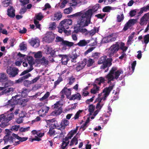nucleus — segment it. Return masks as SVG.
Returning a JSON list of instances; mask_svg holds the SVG:
<instances>
[{
    "mask_svg": "<svg viewBox=\"0 0 149 149\" xmlns=\"http://www.w3.org/2000/svg\"><path fill=\"white\" fill-rule=\"evenodd\" d=\"M100 8V5L97 3L93 6L92 9H88L86 11H82L70 15L71 17H78L77 19L78 24L83 27L88 26L91 23V19L93 14L96 12Z\"/></svg>",
    "mask_w": 149,
    "mask_h": 149,
    "instance_id": "nucleus-1",
    "label": "nucleus"
},
{
    "mask_svg": "<svg viewBox=\"0 0 149 149\" xmlns=\"http://www.w3.org/2000/svg\"><path fill=\"white\" fill-rule=\"evenodd\" d=\"M107 57L106 55L101 56L99 58L97 62L98 64H102L100 67L101 69L105 70L107 68L106 70H105V72H107L109 70V68L112 64V62L113 61L112 58H107Z\"/></svg>",
    "mask_w": 149,
    "mask_h": 149,
    "instance_id": "nucleus-2",
    "label": "nucleus"
},
{
    "mask_svg": "<svg viewBox=\"0 0 149 149\" xmlns=\"http://www.w3.org/2000/svg\"><path fill=\"white\" fill-rule=\"evenodd\" d=\"M117 68L116 67H113L107 74L105 78L107 79L114 80V79H117L121 74L123 73V71L121 70L116 71Z\"/></svg>",
    "mask_w": 149,
    "mask_h": 149,
    "instance_id": "nucleus-3",
    "label": "nucleus"
},
{
    "mask_svg": "<svg viewBox=\"0 0 149 149\" xmlns=\"http://www.w3.org/2000/svg\"><path fill=\"white\" fill-rule=\"evenodd\" d=\"M12 132L8 130V132L7 133V135L5 136L3 138V140L5 143L9 141L10 143H16V144H19V141H16V139L17 140H19V136L18 134H15L14 133L12 134V136L13 137L9 136L11 135Z\"/></svg>",
    "mask_w": 149,
    "mask_h": 149,
    "instance_id": "nucleus-4",
    "label": "nucleus"
},
{
    "mask_svg": "<svg viewBox=\"0 0 149 149\" xmlns=\"http://www.w3.org/2000/svg\"><path fill=\"white\" fill-rule=\"evenodd\" d=\"M55 42H61L60 44L63 46V48L65 50L67 49L66 47H70L73 46L74 45V43L73 42L64 40L63 38L59 36L56 37Z\"/></svg>",
    "mask_w": 149,
    "mask_h": 149,
    "instance_id": "nucleus-5",
    "label": "nucleus"
},
{
    "mask_svg": "<svg viewBox=\"0 0 149 149\" xmlns=\"http://www.w3.org/2000/svg\"><path fill=\"white\" fill-rule=\"evenodd\" d=\"M119 50V44L118 42H116L115 44H113L109 48L108 54L109 56L111 57L114 56L115 53H116Z\"/></svg>",
    "mask_w": 149,
    "mask_h": 149,
    "instance_id": "nucleus-6",
    "label": "nucleus"
},
{
    "mask_svg": "<svg viewBox=\"0 0 149 149\" xmlns=\"http://www.w3.org/2000/svg\"><path fill=\"white\" fill-rule=\"evenodd\" d=\"M55 38L54 34L52 32L47 33L43 38V41L45 42L49 43L53 41Z\"/></svg>",
    "mask_w": 149,
    "mask_h": 149,
    "instance_id": "nucleus-7",
    "label": "nucleus"
},
{
    "mask_svg": "<svg viewBox=\"0 0 149 149\" xmlns=\"http://www.w3.org/2000/svg\"><path fill=\"white\" fill-rule=\"evenodd\" d=\"M18 97V95H17L13 97L12 99L8 101V102L10 103V104H8V106H11L12 107V108L10 110V111H11L14 109V105L18 104L19 102Z\"/></svg>",
    "mask_w": 149,
    "mask_h": 149,
    "instance_id": "nucleus-8",
    "label": "nucleus"
},
{
    "mask_svg": "<svg viewBox=\"0 0 149 149\" xmlns=\"http://www.w3.org/2000/svg\"><path fill=\"white\" fill-rule=\"evenodd\" d=\"M18 71L17 69L10 66L8 67L6 70V72L10 77H15L18 74Z\"/></svg>",
    "mask_w": 149,
    "mask_h": 149,
    "instance_id": "nucleus-9",
    "label": "nucleus"
},
{
    "mask_svg": "<svg viewBox=\"0 0 149 149\" xmlns=\"http://www.w3.org/2000/svg\"><path fill=\"white\" fill-rule=\"evenodd\" d=\"M31 76V74L30 73H28L26 75H24L19 78V83L22 82L23 81V84L24 85L27 87L29 86L30 84H31V81L28 80L24 81L25 79L28 78L29 77Z\"/></svg>",
    "mask_w": 149,
    "mask_h": 149,
    "instance_id": "nucleus-10",
    "label": "nucleus"
},
{
    "mask_svg": "<svg viewBox=\"0 0 149 149\" xmlns=\"http://www.w3.org/2000/svg\"><path fill=\"white\" fill-rule=\"evenodd\" d=\"M137 22L136 19H130L125 24L124 26L123 29L124 31H126L128 29L132 26H133Z\"/></svg>",
    "mask_w": 149,
    "mask_h": 149,
    "instance_id": "nucleus-11",
    "label": "nucleus"
},
{
    "mask_svg": "<svg viewBox=\"0 0 149 149\" xmlns=\"http://www.w3.org/2000/svg\"><path fill=\"white\" fill-rule=\"evenodd\" d=\"M87 59L86 58H84L81 63L78 62L76 64L77 66L75 68L76 71L79 72L83 69L87 64Z\"/></svg>",
    "mask_w": 149,
    "mask_h": 149,
    "instance_id": "nucleus-12",
    "label": "nucleus"
},
{
    "mask_svg": "<svg viewBox=\"0 0 149 149\" xmlns=\"http://www.w3.org/2000/svg\"><path fill=\"white\" fill-rule=\"evenodd\" d=\"M149 20V13L145 14L140 19L139 24L141 26L146 24Z\"/></svg>",
    "mask_w": 149,
    "mask_h": 149,
    "instance_id": "nucleus-13",
    "label": "nucleus"
},
{
    "mask_svg": "<svg viewBox=\"0 0 149 149\" xmlns=\"http://www.w3.org/2000/svg\"><path fill=\"white\" fill-rule=\"evenodd\" d=\"M114 85L113 84L111 86H109L108 87H106L105 88L103 91L102 93H104V97L103 100H104L110 94L111 91L112 90Z\"/></svg>",
    "mask_w": 149,
    "mask_h": 149,
    "instance_id": "nucleus-14",
    "label": "nucleus"
},
{
    "mask_svg": "<svg viewBox=\"0 0 149 149\" xmlns=\"http://www.w3.org/2000/svg\"><path fill=\"white\" fill-rule=\"evenodd\" d=\"M49 107L47 106H43L38 111L40 116L43 117L46 115V114L48 112Z\"/></svg>",
    "mask_w": 149,
    "mask_h": 149,
    "instance_id": "nucleus-15",
    "label": "nucleus"
},
{
    "mask_svg": "<svg viewBox=\"0 0 149 149\" xmlns=\"http://www.w3.org/2000/svg\"><path fill=\"white\" fill-rule=\"evenodd\" d=\"M50 94V93L49 92L47 91L42 97L40 99V101L45 100V102L44 103H40V106L44 105L45 104H47L48 100L47 99L49 96Z\"/></svg>",
    "mask_w": 149,
    "mask_h": 149,
    "instance_id": "nucleus-16",
    "label": "nucleus"
},
{
    "mask_svg": "<svg viewBox=\"0 0 149 149\" xmlns=\"http://www.w3.org/2000/svg\"><path fill=\"white\" fill-rule=\"evenodd\" d=\"M69 121L66 119L62 120L60 123L61 127L58 129L60 130L61 131H63L65 129L66 127L69 124Z\"/></svg>",
    "mask_w": 149,
    "mask_h": 149,
    "instance_id": "nucleus-17",
    "label": "nucleus"
},
{
    "mask_svg": "<svg viewBox=\"0 0 149 149\" xmlns=\"http://www.w3.org/2000/svg\"><path fill=\"white\" fill-rule=\"evenodd\" d=\"M59 57L61 58V62L63 65H66L69 61V59L67 55L58 54V55Z\"/></svg>",
    "mask_w": 149,
    "mask_h": 149,
    "instance_id": "nucleus-18",
    "label": "nucleus"
},
{
    "mask_svg": "<svg viewBox=\"0 0 149 149\" xmlns=\"http://www.w3.org/2000/svg\"><path fill=\"white\" fill-rule=\"evenodd\" d=\"M71 88H68L65 87L61 91V93H64L67 98L69 99L71 95Z\"/></svg>",
    "mask_w": 149,
    "mask_h": 149,
    "instance_id": "nucleus-19",
    "label": "nucleus"
},
{
    "mask_svg": "<svg viewBox=\"0 0 149 149\" xmlns=\"http://www.w3.org/2000/svg\"><path fill=\"white\" fill-rule=\"evenodd\" d=\"M15 10L13 6H9L7 10V14L11 17H13L15 16Z\"/></svg>",
    "mask_w": 149,
    "mask_h": 149,
    "instance_id": "nucleus-20",
    "label": "nucleus"
},
{
    "mask_svg": "<svg viewBox=\"0 0 149 149\" xmlns=\"http://www.w3.org/2000/svg\"><path fill=\"white\" fill-rule=\"evenodd\" d=\"M81 96L80 94L78 93H76L75 94L72 95L70 99V100H81Z\"/></svg>",
    "mask_w": 149,
    "mask_h": 149,
    "instance_id": "nucleus-21",
    "label": "nucleus"
},
{
    "mask_svg": "<svg viewBox=\"0 0 149 149\" xmlns=\"http://www.w3.org/2000/svg\"><path fill=\"white\" fill-rule=\"evenodd\" d=\"M54 110L51 113L52 115L54 116H58L61 114L63 112L62 108H59Z\"/></svg>",
    "mask_w": 149,
    "mask_h": 149,
    "instance_id": "nucleus-22",
    "label": "nucleus"
},
{
    "mask_svg": "<svg viewBox=\"0 0 149 149\" xmlns=\"http://www.w3.org/2000/svg\"><path fill=\"white\" fill-rule=\"evenodd\" d=\"M72 21L71 19H65L61 21L60 23V25H62L63 24L71 25L72 24Z\"/></svg>",
    "mask_w": 149,
    "mask_h": 149,
    "instance_id": "nucleus-23",
    "label": "nucleus"
},
{
    "mask_svg": "<svg viewBox=\"0 0 149 149\" xmlns=\"http://www.w3.org/2000/svg\"><path fill=\"white\" fill-rule=\"evenodd\" d=\"M2 84L3 86H4L5 87L7 88L9 86H12L14 84V82L10 80H8Z\"/></svg>",
    "mask_w": 149,
    "mask_h": 149,
    "instance_id": "nucleus-24",
    "label": "nucleus"
},
{
    "mask_svg": "<svg viewBox=\"0 0 149 149\" xmlns=\"http://www.w3.org/2000/svg\"><path fill=\"white\" fill-rule=\"evenodd\" d=\"M118 43L119 50L120 49L122 50V52H126L128 48V47L125 46V43L122 42H118Z\"/></svg>",
    "mask_w": 149,
    "mask_h": 149,
    "instance_id": "nucleus-25",
    "label": "nucleus"
},
{
    "mask_svg": "<svg viewBox=\"0 0 149 149\" xmlns=\"http://www.w3.org/2000/svg\"><path fill=\"white\" fill-rule=\"evenodd\" d=\"M8 79V77L6 74L2 72L0 73V82H4L7 81Z\"/></svg>",
    "mask_w": 149,
    "mask_h": 149,
    "instance_id": "nucleus-26",
    "label": "nucleus"
},
{
    "mask_svg": "<svg viewBox=\"0 0 149 149\" xmlns=\"http://www.w3.org/2000/svg\"><path fill=\"white\" fill-rule=\"evenodd\" d=\"M27 60L28 63L30 65V68H33V65L34 64V60L33 57L31 56H29L27 57Z\"/></svg>",
    "mask_w": 149,
    "mask_h": 149,
    "instance_id": "nucleus-27",
    "label": "nucleus"
},
{
    "mask_svg": "<svg viewBox=\"0 0 149 149\" xmlns=\"http://www.w3.org/2000/svg\"><path fill=\"white\" fill-rule=\"evenodd\" d=\"M105 81L104 78L102 77H100L99 78H96L94 84H95L98 85L100 86L101 83H103Z\"/></svg>",
    "mask_w": 149,
    "mask_h": 149,
    "instance_id": "nucleus-28",
    "label": "nucleus"
},
{
    "mask_svg": "<svg viewBox=\"0 0 149 149\" xmlns=\"http://www.w3.org/2000/svg\"><path fill=\"white\" fill-rule=\"evenodd\" d=\"M90 40H80L77 43V45L80 47H84L86 46L88 43H89Z\"/></svg>",
    "mask_w": 149,
    "mask_h": 149,
    "instance_id": "nucleus-29",
    "label": "nucleus"
},
{
    "mask_svg": "<svg viewBox=\"0 0 149 149\" xmlns=\"http://www.w3.org/2000/svg\"><path fill=\"white\" fill-rule=\"evenodd\" d=\"M4 115L6 116L3 119H5V121L8 123L14 117L13 113H10L7 115L5 114V115Z\"/></svg>",
    "mask_w": 149,
    "mask_h": 149,
    "instance_id": "nucleus-30",
    "label": "nucleus"
},
{
    "mask_svg": "<svg viewBox=\"0 0 149 149\" xmlns=\"http://www.w3.org/2000/svg\"><path fill=\"white\" fill-rule=\"evenodd\" d=\"M62 15L60 12H58L55 13L54 14V20L58 21L60 20L62 17Z\"/></svg>",
    "mask_w": 149,
    "mask_h": 149,
    "instance_id": "nucleus-31",
    "label": "nucleus"
},
{
    "mask_svg": "<svg viewBox=\"0 0 149 149\" xmlns=\"http://www.w3.org/2000/svg\"><path fill=\"white\" fill-rule=\"evenodd\" d=\"M13 90L14 88H13L10 87L3 90L2 92V94H7L8 95L13 92Z\"/></svg>",
    "mask_w": 149,
    "mask_h": 149,
    "instance_id": "nucleus-32",
    "label": "nucleus"
},
{
    "mask_svg": "<svg viewBox=\"0 0 149 149\" xmlns=\"http://www.w3.org/2000/svg\"><path fill=\"white\" fill-rule=\"evenodd\" d=\"M28 99H20L19 98V104L21 105L22 107L26 106V103L28 101Z\"/></svg>",
    "mask_w": 149,
    "mask_h": 149,
    "instance_id": "nucleus-33",
    "label": "nucleus"
},
{
    "mask_svg": "<svg viewBox=\"0 0 149 149\" xmlns=\"http://www.w3.org/2000/svg\"><path fill=\"white\" fill-rule=\"evenodd\" d=\"M1 2L3 6L7 7L11 3L12 1L11 0H1Z\"/></svg>",
    "mask_w": 149,
    "mask_h": 149,
    "instance_id": "nucleus-34",
    "label": "nucleus"
},
{
    "mask_svg": "<svg viewBox=\"0 0 149 149\" xmlns=\"http://www.w3.org/2000/svg\"><path fill=\"white\" fill-rule=\"evenodd\" d=\"M99 31L98 29L96 27H95L93 28V29L90 31H88V35L90 36H92L94 35L96 32H97Z\"/></svg>",
    "mask_w": 149,
    "mask_h": 149,
    "instance_id": "nucleus-35",
    "label": "nucleus"
},
{
    "mask_svg": "<svg viewBox=\"0 0 149 149\" xmlns=\"http://www.w3.org/2000/svg\"><path fill=\"white\" fill-rule=\"evenodd\" d=\"M40 63L43 65H47L48 64V61L47 60L44 56L39 60Z\"/></svg>",
    "mask_w": 149,
    "mask_h": 149,
    "instance_id": "nucleus-36",
    "label": "nucleus"
},
{
    "mask_svg": "<svg viewBox=\"0 0 149 149\" xmlns=\"http://www.w3.org/2000/svg\"><path fill=\"white\" fill-rule=\"evenodd\" d=\"M39 42V40L37 39L36 38H32L30 42L29 43L33 47L35 44H36L37 43H38Z\"/></svg>",
    "mask_w": 149,
    "mask_h": 149,
    "instance_id": "nucleus-37",
    "label": "nucleus"
},
{
    "mask_svg": "<svg viewBox=\"0 0 149 149\" xmlns=\"http://www.w3.org/2000/svg\"><path fill=\"white\" fill-rule=\"evenodd\" d=\"M77 24L79 25L77 23ZM79 25V26L80 27H81L80 29V32L81 33H84L85 34L86 36H87L88 35L89 32H88V31H87V29L86 28H83L84 27H83L82 26H81L80 25Z\"/></svg>",
    "mask_w": 149,
    "mask_h": 149,
    "instance_id": "nucleus-38",
    "label": "nucleus"
},
{
    "mask_svg": "<svg viewBox=\"0 0 149 149\" xmlns=\"http://www.w3.org/2000/svg\"><path fill=\"white\" fill-rule=\"evenodd\" d=\"M69 139L68 138V136L65 137V138L63 139L62 143V145H64L65 146H67L69 144L70 141L69 140Z\"/></svg>",
    "mask_w": 149,
    "mask_h": 149,
    "instance_id": "nucleus-39",
    "label": "nucleus"
},
{
    "mask_svg": "<svg viewBox=\"0 0 149 149\" xmlns=\"http://www.w3.org/2000/svg\"><path fill=\"white\" fill-rule=\"evenodd\" d=\"M29 91L26 88L23 89V91L21 92V96L23 97H26Z\"/></svg>",
    "mask_w": 149,
    "mask_h": 149,
    "instance_id": "nucleus-40",
    "label": "nucleus"
},
{
    "mask_svg": "<svg viewBox=\"0 0 149 149\" xmlns=\"http://www.w3.org/2000/svg\"><path fill=\"white\" fill-rule=\"evenodd\" d=\"M47 134L50 136H52L53 135L55 134V131L53 128L50 127Z\"/></svg>",
    "mask_w": 149,
    "mask_h": 149,
    "instance_id": "nucleus-41",
    "label": "nucleus"
},
{
    "mask_svg": "<svg viewBox=\"0 0 149 149\" xmlns=\"http://www.w3.org/2000/svg\"><path fill=\"white\" fill-rule=\"evenodd\" d=\"M124 19V16L123 14L122 13L120 15H117V19L118 22H120L122 21Z\"/></svg>",
    "mask_w": 149,
    "mask_h": 149,
    "instance_id": "nucleus-42",
    "label": "nucleus"
},
{
    "mask_svg": "<svg viewBox=\"0 0 149 149\" xmlns=\"http://www.w3.org/2000/svg\"><path fill=\"white\" fill-rule=\"evenodd\" d=\"M63 79L61 77H59L58 79L54 82V87L56 88L57 85L59 84L60 83L63 81Z\"/></svg>",
    "mask_w": 149,
    "mask_h": 149,
    "instance_id": "nucleus-43",
    "label": "nucleus"
},
{
    "mask_svg": "<svg viewBox=\"0 0 149 149\" xmlns=\"http://www.w3.org/2000/svg\"><path fill=\"white\" fill-rule=\"evenodd\" d=\"M94 61L91 58H89L88 60H87V66L88 67H90L94 63Z\"/></svg>",
    "mask_w": 149,
    "mask_h": 149,
    "instance_id": "nucleus-44",
    "label": "nucleus"
},
{
    "mask_svg": "<svg viewBox=\"0 0 149 149\" xmlns=\"http://www.w3.org/2000/svg\"><path fill=\"white\" fill-rule=\"evenodd\" d=\"M35 17H36V19L39 21L41 20L44 17L41 13H38Z\"/></svg>",
    "mask_w": 149,
    "mask_h": 149,
    "instance_id": "nucleus-45",
    "label": "nucleus"
},
{
    "mask_svg": "<svg viewBox=\"0 0 149 149\" xmlns=\"http://www.w3.org/2000/svg\"><path fill=\"white\" fill-rule=\"evenodd\" d=\"M68 79L69 80V82L68 84L70 85L72 84L74 82L75 80V78L73 76L69 77Z\"/></svg>",
    "mask_w": 149,
    "mask_h": 149,
    "instance_id": "nucleus-46",
    "label": "nucleus"
},
{
    "mask_svg": "<svg viewBox=\"0 0 149 149\" xmlns=\"http://www.w3.org/2000/svg\"><path fill=\"white\" fill-rule=\"evenodd\" d=\"M30 128V127H28L26 128L21 127L20 128H19V134L21 133L20 132H26L28 131L29 130Z\"/></svg>",
    "mask_w": 149,
    "mask_h": 149,
    "instance_id": "nucleus-47",
    "label": "nucleus"
},
{
    "mask_svg": "<svg viewBox=\"0 0 149 149\" xmlns=\"http://www.w3.org/2000/svg\"><path fill=\"white\" fill-rule=\"evenodd\" d=\"M60 106V102L59 101L57 102H56L54 104V105L52 106V108L53 109H57L59 108H61V107H59Z\"/></svg>",
    "mask_w": 149,
    "mask_h": 149,
    "instance_id": "nucleus-48",
    "label": "nucleus"
},
{
    "mask_svg": "<svg viewBox=\"0 0 149 149\" xmlns=\"http://www.w3.org/2000/svg\"><path fill=\"white\" fill-rule=\"evenodd\" d=\"M111 9V7L109 6H106L104 7L102 9V11L104 12H109Z\"/></svg>",
    "mask_w": 149,
    "mask_h": 149,
    "instance_id": "nucleus-49",
    "label": "nucleus"
},
{
    "mask_svg": "<svg viewBox=\"0 0 149 149\" xmlns=\"http://www.w3.org/2000/svg\"><path fill=\"white\" fill-rule=\"evenodd\" d=\"M8 123L5 121V119L2 120L1 123L0 125V127L2 128L5 127L8 125Z\"/></svg>",
    "mask_w": 149,
    "mask_h": 149,
    "instance_id": "nucleus-50",
    "label": "nucleus"
},
{
    "mask_svg": "<svg viewBox=\"0 0 149 149\" xmlns=\"http://www.w3.org/2000/svg\"><path fill=\"white\" fill-rule=\"evenodd\" d=\"M100 53L99 52H95L93 53L92 55V57H93L95 59H98L99 57Z\"/></svg>",
    "mask_w": 149,
    "mask_h": 149,
    "instance_id": "nucleus-51",
    "label": "nucleus"
},
{
    "mask_svg": "<svg viewBox=\"0 0 149 149\" xmlns=\"http://www.w3.org/2000/svg\"><path fill=\"white\" fill-rule=\"evenodd\" d=\"M42 56L41 52L39 51L34 54V57L35 58H40Z\"/></svg>",
    "mask_w": 149,
    "mask_h": 149,
    "instance_id": "nucleus-52",
    "label": "nucleus"
},
{
    "mask_svg": "<svg viewBox=\"0 0 149 149\" xmlns=\"http://www.w3.org/2000/svg\"><path fill=\"white\" fill-rule=\"evenodd\" d=\"M72 11V8L69 7L65 9L64 10V13L65 14H69Z\"/></svg>",
    "mask_w": 149,
    "mask_h": 149,
    "instance_id": "nucleus-53",
    "label": "nucleus"
},
{
    "mask_svg": "<svg viewBox=\"0 0 149 149\" xmlns=\"http://www.w3.org/2000/svg\"><path fill=\"white\" fill-rule=\"evenodd\" d=\"M144 42L146 45L149 42V34H148L144 36Z\"/></svg>",
    "mask_w": 149,
    "mask_h": 149,
    "instance_id": "nucleus-54",
    "label": "nucleus"
},
{
    "mask_svg": "<svg viewBox=\"0 0 149 149\" xmlns=\"http://www.w3.org/2000/svg\"><path fill=\"white\" fill-rule=\"evenodd\" d=\"M95 108V106L93 104L90 105L88 106V110L89 112H93Z\"/></svg>",
    "mask_w": 149,
    "mask_h": 149,
    "instance_id": "nucleus-55",
    "label": "nucleus"
},
{
    "mask_svg": "<svg viewBox=\"0 0 149 149\" xmlns=\"http://www.w3.org/2000/svg\"><path fill=\"white\" fill-rule=\"evenodd\" d=\"M106 14L100 13L95 15V17L97 18L101 19H103L105 16Z\"/></svg>",
    "mask_w": 149,
    "mask_h": 149,
    "instance_id": "nucleus-56",
    "label": "nucleus"
},
{
    "mask_svg": "<svg viewBox=\"0 0 149 149\" xmlns=\"http://www.w3.org/2000/svg\"><path fill=\"white\" fill-rule=\"evenodd\" d=\"M33 70V68H29V69L24 71L20 74V76H22L25 75L29 72H31Z\"/></svg>",
    "mask_w": 149,
    "mask_h": 149,
    "instance_id": "nucleus-57",
    "label": "nucleus"
},
{
    "mask_svg": "<svg viewBox=\"0 0 149 149\" xmlns=\"http://www.w3.org/2000/svg\"><path fill=\"white\" fill-rule=\"evenodd\" d=\"M26 8L25 6H24L22 7L19 11V13L21 14H24L26 11Z\"/></svg>",
    "mask_w": 149,
    "mask_h": 149,
    "instance_id": "nucleus-58",
    "label": "nucleus"
},
{
    "mask_svg": "<svg viewBox=\"0 0 149 149\" xmlns=\"http://www.w3.org/2000/svg\"><path fill=\"white\" fill-rule=\"evenodd\" d=\"M135 34V32H133L129 36L128 38V40L127 41V42H130L132 41L134 37Z\"/></svg>",
    "mask_w": 149,
    "mask_h": 149,
    "instance_id": "nucleus-59",
    "label": "nucleus"
},
{
    "mask_svg": "<svg viewBox=\"0 0 149 149\" xmlns=\"http://www.w3.org/2000/svg\"><path fill=\"white\" fill-rule=\"evenodd\" d=\"M19 1L21 2V5L23 6L25 5L26 4L29 3V0H19Z\"/></svg>",
    "mask_w": 149,
    "mask_h": 149,
    "instance_id": "nucleus-60",
    "label": "nucleus"
},
{
    "mask_svg": "<svg viewBox=\"0 0 149 149\" xmlns=\"http://www.w3.org/2000/svg\"><path fill=\"white\" fill-rule=\"evenodd\" d=\"M82 111V110H79L78 111H77L74 117V120H76V119H78L79 117V116L80 113H81Z\"/></svg>",
    "mask_w": 149,
    "mask_h": 149,
    "instance_id": "nucleus-61",
    "label": "nucleus"
},
{
    "mask_svg": "<svg viewBox=\"0 0 149 149\" xmlns=\"http://www.w3.org/2000/svg\"><path fill=\"white\" fill-rule=\"evenodd\" d=\"M77 138L76 137V136H74L71 140L70 142V146H71L73 145L74 144V143L76 141H77Z\"/></svg>",
    "mask_w": 149,
    "mask_h": 149,
    "instance_id": "nucleus-62",
    "label": "nucleus"
},
{
    "mask_svg": "<svg viewBox=\"0 0 149 149\" xmlns=\"http://www.w3.org/2000/svg\"><path fill=\"white\" fill-rule=\"evenodd\" d=\"M93 88L97 92V93H99V91L100 90V87L97 86L96 84L93 83Z\"/></svg>",
    "mask_w": 149,
    "mask_h": 149,
    "instance_id": "nucleus-63",
    "label": "nucleus"
},
{
    "mask_svg": "<svg viewBox=\"0 0 149 149\" xmlns=\"http://www.w3.org/2000/svg\"><path fill=\"white\" fill-rule=\"evenodd\" d=\"M129 14L130 17H133L136 15V11L135 10H131Z\"/></svg>",
    "mask_w": 149,
    "mask_h": 149,
    "instance_id": "nucleus-64",
    "label": "nucleus"
}]
</instances>
